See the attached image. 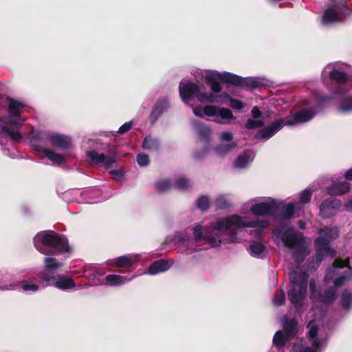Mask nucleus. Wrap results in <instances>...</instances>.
<instances>
[{
	"label": "nucleus",
	"mask_w": 352,
	"mask_h": 352,
	"mask_svg": "<svg viewBox=\"0 0 352 352\" xmlns=\"http://www.w3.org/2000/svg\"><path fill=\"white\" fill-rule=\"evenodd\" d=\"M170 267V265L167 260L159 259L151 264L148 268V272L149 274L155 275L167 271Z\"/></svg>",
	"instance_id": "nucleus-23"
},
{
	"label": "nucleus",
	"mask_w": 352,
	"mask_h": 352,
	"mask_svg": "<svg viewBox=\"0 0 352 352\" xmlns=\"http://www.w3.org/2000/svg\"><path fill=\"white\" fill-rule=\"evenodd\" d=\"M318 298L322 304L327 306L331 305L337 298V289L335 287H329L320 293Z\"/></svg>",
	"instance_id": "nucleus-21"
},
{
	"label": "nucleus",
	"mask_w": 352,
	"mask_h": 352,
	"mask_svg": "<svg viewBox=\"0 0 352 352\" xmlns=\"http://www.w3.org/2000/svg\"><path fill=\"white\" fill-rule=\"evenodd\" d=\"M342 206L340 200L336 198L324 199L320 205V215L323 219H328L334 216Z\"/></svg>",
	"instance_id": "nucleus-10"
},
{
	"label": "nucleus",
	"mask_w": 352,
	"mask_h": 352,
	"mask_svg": "<svg viewBox=\"0 0 352 352\" xmlns=\"http://www.w3.org/2000/svg\"><path fill=\"white\" fill-rule=\"evenodd\" d=\"M203 109L201 107H196L193 109L194 114L197 117H203Z\"/></svg>",
	"instance_id": "nucleus-63"
},
{
	"label": "nucleus",
	"mask_w": 352,
	"mask_h": 352,
	"mask_svg": "<svg viewBox=\"0 0 352 352\" xmlns=\"http://www.w3.org/2000/svg\"><path fill=\"white\" fill-rule=\"evenodd\" d=\"M309 254L308 248L304 244L296 247L293 252V258L297 264H301L305 261V257Z\"/></svg>",
	"instance_id": "nucleus-29"
},
{
	"label": "nucleus",
	"mask_w": 352,
	"mask_h": 352,
	"mask_svg": "<svg viewBox=\"0 0 352 352\" xmlns=\"http://www.w3.org/2000/svg\"><path fill=\"white\" fill-rule=\"evenodd\" d=\"M196 207L201 211H207L210 208V200L207 195L200 196L196 201Z\"/></svg>",
	"instance_id": "nucleus-36"
},
{
	"label": "nucleus",
	"mask_w": 352,
	"mask_h": 352,
	"mask_svg": "<svg viewBox=\"0 0 352 352\" xmlns=\"http://www.w3.org/2000/svg\"><path fill=\"white\" fill-rule=\"evenodd\" d=\"M344 178L348 181L352 180V168L345 172Z\"/></svg>",
	"instance_id": "nucleus-64"
},
{
	"label": "nucleus",
	"mask_w": 352,
	"mask_h": 352,
	"mask_svg": "<svg viewBox=\"0 0 352 352\" xmlns=\"http://www.w3.org/2000/svg\"><path fill=\"white\" fill-rule=\"evenodd\" d=\"M168 106V100L166 98H160L156 102L149 117L151 124L152 125L155 124L159 118L162 115L164 110L166 109Z\"/></svg>",
	"instance_id": "nucleus-15"
},
{
	"label": "nucleus",
	"mask_w": 352,
	"mask_h": 352,
	"mask_svg": "<svg viewBox=\"0 0 352 352\" xmlns=\"http://www.w3.org/2000/svg\"><path fill=\"white\" fill-rule=\"evenodd\" d=\"M87 156L90 160L92 164H102L106 168H109L111 165L117 161L116 155L108 156L104 153H98L95 150L87 151Z\"/></svg>",
	"instance_id": "nucleus-12"
},
{
	"label": "nucleus",
	"mask_w": 352,
	"mask_h": 352,
	"mask_svg": "<svg viewBox=\"0 0 352 352\" xmlns=\"http://www.w3.org/2000/svg\"><path fill=\"white\" fill-rule=\"evenodd\" d=\"M142 147L147 150L157 151L160 148V143L157 139L147 136L142 142Z\"/></svg>",
	"instance_id": "nucleus-34"
},
{
	"label": "nucleus",
	"mask_w": 352,
	"mask_h": 352,
	"mask_svg": "<svg viewBox=\"0 0 352 352\" xmlns=\"http://www.w3.org/2000/svg\"><path fill=\"white\" fill-rule=\"evenodd\" d=\"M109 174L115 180H120L124 176V172L121 169L112 170L109 171Z\"/></svg>",
	"instance_id": "nucleus-55"
},
{
	"label": "nucleus",
	"mask_w": 352,
	"mask_h": 352,
	"mask_svg": "<svg viewBox=\"0 0 352 352\" xmlns=\"http://www.w3.org/2000/svg\"><path fill=\"white\" fill-rule=\"evenodd\" d=\"M285 124V120L283 118H279L272 122L268 126L260 129L256 135V138L260 137L263 140H269L278 133Z\"/></svg>",
	"instance_id": "nucleus-13"
},
{
	"label": "nucleus",
	"mask_w": 352,
	"mask_h": 352,
	"mask_svg": "<svg viewBox=\"0 0 352 352\" xmlns=\"http://www.w3.org/2000/svg\"><path fill=\"white\" fill-rule=\"evenodd\" d=\"M230 105L233 109L240 110L243 107V102L239 100L230 98Z\"/></svg>",
	"instance_id": "nucleus-57"
},
{
	"label": "nucleus",
	"mask_w": 352,
	"mask_h": 352,
	"mask_svg": "<svg viewBox=\"0 0 352 352\" xmlns=\"http://www.w3.org/2000/svg\"><path fill=\"white\" fill-rule=\"evenodd\" d=\"M285 302V294L283 289H278L276 291L274 298H273V303L277 306H281L284 305Z\"/></svg>",
	"instance_id": "nucleus-38"
},
{
	"label": "nucleus",
	"mask_w": 352,
	"mask_h": 352,
	"mask_svg": "<svg viewBox=\"0 0 352 352\" xmlns=\"http://www.w3.org/2000/svg\"><path fill=\"white\" fill-rule=\"evenodd\" d=\"M220 138L222 141L230 142L233 139V135L230 132H223L221 133Z\"/></svg>",
	"instance_id": "nucleus-59"
},
{
	"label": "nucleus",
	"mask_w": 352,
	"mask_h": 352,
	"mask_svg": "<svg viewBox=\"0 0 352 352\" xmlns=\"http://www.w3.org/2000/svg\"><path fill=\"white\" fill-rule=\"evenodd\" d=\"M206 83L210 85L213 93H219L222 87L220 82L238 87L244 89H253L260 87L262 82L256 78L238 76L236 74L224 72L207 74L204 76Z\"/></svg>",
	"instance_id": "nucleus-1"
},
{
	"label": "nucleus",
	"mask_w": 352,
	"mask_h": 352,
	"mask_svg": "<svg viewBox=\"0 0 352 352\" xmlns=\"http://www.w3.org/2000/svg\"><path fill=\"white\" fill-rule=\"evenodd\" d=\"M219 107L213 105H206L204 107V113L207 116H217Z\"/></svg>",
	"instance_id": "nucleus-47"
},
{
	"label": "nucleus",
	"mask_w": 352,
	"mask_h": 352,
	"mask_svg": "<svg viewBox=\"0 0 352 352\" xmlns=\"http://www.w3.org/2000/svg\"><path fill=\"white\" fill-rule=\"evenodd\" d=\"M322 233H324V235H320L314 240L316 251L323 252L329 254L331 258H335L336 256V252L331 248L330 243L333 239L338 236V232H334L331 229L325 228L320 230V234H321Z\"/></svg>",
	"instance_id": "nucleus-8"
},
{
	"label": "nucleus",
	"mask_w": 352,
	"mask_h": 352,
	"mask_svg": "<svg viewBox=\"0 0 352 352\" xmlns=\"http://www.w3.org/2000/svg\"><path fill=\"white\" fill-rule=\"evenodd\" d=\"M265 249V246L259 241H254L250 245V252L252 256L260 255Z\"/></svg>",
	"instance_id": "nucleus-37"
},
{
	"label": "nucleus",
	"mask_w": 352,
	"mask_h": 352,
	"mask_svg": "<svg viewBox=\"0 0 352 352\" xmlns=\"http://www.w3.org/2000/svg\"><path fill=\"white\" fill-rule=\"evenodd\" d=\"M327 255H329V254L320 251H316L315 254L313 256V262L318 265Z\"/></svg>",
	"instance_id": "nucleus-53"
},
{
	"label": "nucleus",
	"mask_w": 352,
	"mask_h": 352,
	"mask_svg": "<svg viewBox=\"0 0 352 352\" xmlns=\"http://www.w3.org/2000/svg\"><path fill=\"white\" fill-rule=\"evenodd\" d=\"M294 205L292 203H289L281 208L279 213L277 212L274 217L280 219V220H289L294 218Z\"/></svg>",
	"instance_id": "nucleus-27"
},
{
	"label": "nucleus",
	"mask_w": 352,
	"mask_h": 352,
	"mask_svg": "<svg viewBox=\"0 0 352 352\" xmlns=\"http://www.w3.org/2000/svg\"><path fill=\"white\" fill-rule=\"evenodd\" d=\"M137 162L140 166H148L150 162L148 155L144 153H139L137 155Z\"/></svg>",
	"instance_id": "nucleus-51"
},
{
	"label": "nucleus",
	"mask_w": 352,
	"mask_h": 352,
	"mask_svg": "<svg viewBox=\"0 0 352 352\" xmlns=\"http://www.w3.org/2000/svg\"><path fill=\"white\" fill-rule=\"evenodd\" d=\"M43 263L45 270L49 272H55L63 266L61 263L52 256L45 257L43 258Z\"/></svg>",
	"instance_id": "nucleus-31"
},
{
	"label": "nucleus",
	"mask_w": 352,
	"mask_h": 352,
	"mask_svg": "<svg viewBox=\"0 0 352 352\" xmlns=\"http://www.w3.org/2000/svg\"><path fill=\"white\" fill-rule=\"evenodd\" d=\"M315 112L311 109H302L297 111L290 118H286L285 124L292 126L297 123H304L312 120Z\"/></svg>",
	"instance_id": "nucleus-14"
},
{
	"label": "nucleus",
	"mask_w": 352,
	"mask_h": 352,
	"mask_svg": "<svg viewBox=\"0 0 352 352\" xmlns=\"http://www.w3.org/2000/svg\"><path fill=\"white\" fill-rule=\"evenodd\" d=\"M105 280L110 285L114 286L124 284L131 278H127L121 275L109 274L105 277Z\"/></svg>",
	"instance_id": "nucleus-32"
},
{
	"label": "nucleus",
	"mask_w": 352,
	"mask_h": 352,
	"mask_svg": "<svg viewBox=\"0 0 352 352\" xmlns=\"http://www.w3.org/2000/svg\"><path fill=\"white\" fill-rule=\"evenodd\" d=\"M133 260L127 256H121L113 261L112 266L119 268L116 272L124 273L130 272L133 266Z\"/></svg>",
	"instance_id": "nucleus-18"
},
{
	"label": "nucleus",
	"mask_w": 352,
	"mask_h": 352,
	"mask_svg": "<svg viewBox=\"0 0 352 352\" xmlns=\"http://www.w3.org/2000/svg\"><path fill=\"white\" fill-rule=\"evenodd\" d=\"M176 186L180 190H186L190 188V181L186 177H179L176 180Z\"/></svg>",
	"instance_id": "nucleus-49"
},
{
	"label": "nucleus",
	"mask_w": 352,
	"mask_h": 352,
	"mask_svg": "<svg viewBox=\"0 0 352 352\" xmlns=\"http://www.w3.org/2000/svg\"><path fill=\"white\" fill-rule=\"evenodd\" d=\"M351 184L347 182H339L332 184L327 188L330 196H340L350 191Z\"/></svg>",
	"instance_id": "nucleus-17"
},
{
	"label": "nucleus",
	"mask_w": 352,
	"mask_h": 352,
	"mask_svg": "<svg viewBox=\"0 0 352 352\" xmlns=\"http://www.w3.org/2000/svg\"><path fill=\"white\" fill-rule=\"evenodd\" d=\"M329 78L336 84L335 94H345L350 91L351 88V85H349L350 77L346 73L333 69L329 72Z\"/></svg>",
	"instance_id": "nucleus-9"
},
{
	"label": "nucleus",
	"mask_w": 352,
	"mask_h": 352,
	"mask_svg": "<svg viewBox=\"0 0 352 352\" xmlns=\"http://www.w3.org/2000/svg\"><path fill=\"white\" fill-rule=\"evenodd\" d=\"M340 306L346 311L352 309V293L348 289L344 290L341 294Z\"/></svg>",
	"instance_id": "nucleus-30"
},
{
	"label": "nucleus",
	"mask_w": 352,
	"mask_h": 352,
	"mask_svg": "<svg viewBox=\"0 0 352 352\" xmlns=\"http://www.w3.org/2000/svg\"><path fill=\"white\" fill-rule=\"evenodd\" d=\"M291 340L283 331H278L274 336L273 343L277 347H283Z\"/></svg>",
	"instance_id": "nucleus-33"
},
{
	"label": "nucleus",
	"mask_w": 352,
	"mask_h": 352,
	"mask_svg": "<svg viewBox=\"0 0 352 352\" xmlns=\"http://www.w3.org/2000/svg\"><path fill=\"white\" fill-rule=\"evenodd\" d=\"M251 114H252V116L253 117V118L257 119L261 116L262 112L258 109V107H254L251 111Z\"/></svg>",
	"instance_id": "nucleus-60"
},
{
	"label": "nucleus",
	"mask_w": 352,
	"mask_h": 352,
	"mask_svg": "<svg viewBox=\"0 0 352 352\" xmlns=\"http://www.w3.org/2000/svg\"><path fill=\"white\" fill-rule=\"evenodd\" d=\"M194 239L196 242H199L208 237V232L204 234L203 227L201 225H197L193 228Z\"/></svg>",
	"instance_id": "nucleus-40"
},
{
	"label": "nucleus",
	"mask_w": 352,
	"mask_h": 352,
	"mask_svg": "<svg viewBox=\"0 0 352 352\" xmlns=\"http://www.w3.org/2000/svg\"><path fill=\"white\" fill-rule=\"evenodd\" d=\"M218 116H219L221 119H234L232 111L228 108L219 107Z\"/></svg>",
	"instance_id": "nucleus-48"
},
{
	"label": "nucleus",
	"mask_w": 352,
	"mask_h": 352,
	"mask_svg": "<svg viewBox=\"0 0 352 352\" xmlns=\"http://www.w3.org/2000/svg\"><path fill=\"white\" fill-rule=\"evenodd\" d=\"M34 148L38 153H43L45 155L54 163L60 165L65 162L64 156L60 154L56 153L54 151L45 148V146L41 144H33Z\"/></svg>",
	"instance_id": "nucleus-16"
},
{
	"label": "nucleus",
	"mask_w": 352,
	"mask_h": 352,
	"mask_svg": "<svg viewBox=\"0 0 352 352\" xmlns=\"http://www.w3.org/2000/svg\"><path fill=\"white\" fill-rule=\"evenodd\" d=\"M0 122L3 125L0 127V145H3L7 142V137L11 140L19 141L22 139V135L20 132L21 124L13 118L0 117Z\"/></svg>",
	"instance_id": "nucleus-7"
},
{
	"label": "nucleus",
	"mask_w": 352,
	"mask_h": 352,
	"mask_svg": "<svg viewBox=\"0 0 352 352\" xmlns=\"http://www.w3.org/2000/svg\"><path fill=\"white\" fill-rule=\"evenodd\" d=\"M332 2L324 12L322 22L324 24L343 21L352 12L345 1L332 0Z\"/></svg>",
	"instance_id": "nucleus-6"
},
{
	"label": "nucleus",
	"mask_w": 352,
	"mask_h": 352,
	"mask_svg": "<svg viewBox=\"0 0 352 352\" xmlns=\"http://www.w3.org/2000/svg\"><path fill=\"white\" fill-rule=\"evenodd\" d=\"M215 206L217 210L228 208L230 205L226 197L220 196L215 200Z\"/></svg>",
	"instance_id": "nucleus-45"
},
{
	"label": "nucleus",
	"mask_w": 352,
	"mask_h": 352,
	"mask_svg": "<svg viewBox=\"0 0 352 352\" xmlns=\"http://www.w3.org/2000/svg\"><path fill=\"white\" fill-rule=\"evenodd\" d=\"M308 275L305 272L294 274L290 276V282L294 287L287 292L288 298L298 311L302 305L307 290Z\"/></svg>",
	"instance_id": "nucleus-3"
},
{
	"label": "nucleus",
	"mask_w": 352,
	"mask_h": 352,
	"mask_svg": "<svg viewBox=\"0 0 352 352\" xmlns=\"http://www.w3.org/2000/svg\"><path fill=\"white\" fill-rule=\"evenodd\" d=\"M310 324L311 322H309L307 326L309 328V330L307 333L308 337L310 338H315L318 335V328L317 327V326L315 325L311 327Z\"/></svg>",
	"instance_id": "nucleus-56"
},
{
	"label": "nucleus",
	"mask_w": 352,
	"mask_h": 352,
	"mask_svg": "<svg viewBox=\"0 0 352 352\" xmlns=\"http://www.w3.org/2000/svg\"><path fill=\"white\" fill-rule=\"evenodd\" d=\"M179 91V96L184 102H188L195 97L201 102L214 103L218 98L217 96L213 94L201 91L199 86L191 81H188L185 84L181 82Z\"/></svg>",
	"instance_id": "nucleus-5"
},
{
	"label": "nucleus",
	"mask_w": 352,
	"mask_h": 352,
	"mask_svg": "<svg viewBox=\"0 0 352 352\" xmlns=\"http://www.w3.org/2000/svg\"><path fill=\"white\" fill-rule=\"evenodd\" d=\"M196 129L200 140L209 143L212 133L210 128L203 122H197L196 124Z\"/></svg>",
	"instance_id": "nucleus-26"
},
{
	"label": "nucleus",
	"mask_w": 352,
	"mask_h": 352,
	"mask_svg": "<svg viewBox=\"0 0 352 352\" xmlns=\"http://www.w3.org/2000/svg\"><path fill=\"white\" fill-rule=\"evenodd\" d=\"M312 192L309 189H305L300 194V203L306 204L309 203L311 199Z\"/></svg>",
	"instance_id": "nucleus-46"
},
{
	"label": "nucleus",
	"mask_w": 352,
	"mask_h": 352,
	"mask_svg": "<svg viewBox=\"0 0 352 352\" xmlns=\"http://www.w3.org/2000/svg\"><path fill=\"white\" fill-rule=\"evenodd\" d=\"M208 153V147H205L201 150L195 151L193 153V157L196 160H201L207 156Z\"/></svg>",
	"instance_id": "nucleus-52"
},
{
	"label": "nucleus",
	"mask_w": 352,
	"mask_h": 352,
	"mask_svg": "<svg viewBox=\"0 0 352 352\" xmlns=\"http://www.w3.org/2000/svg\"><path fill=\"white\" fill-rule=\"evenodd\" d=\"M54 285L60 289L65 290L74 287L76 283L72 278L62 275L58 276L54 282Z\"/></svg>",
	"instance_id": "nucleus-28"
},
{
	"label": "nucleus",
	"mask_w": 352,
	"mask_h": 352,
	"mask_svg": "<svg viewBox=\"0 0 352 352\" xmlns=\"http://www.w3.org/2000/svg\"><path fill=\"white\" fill-rule=\"evenodd\" d=\"M133 126V122L129 121L123 124L118 129V133L120 134H124L129 131Z\"/></svg>",
	"instance_id": "nucleus-54"
},
{
	"label": "nucleus",
	"mask_w": 352,
	"mask_h": 352,
	"mask_svg": "<svg viewBox=\"0 0 352 352\" xmlns=\"http://www.w3.org/2000/svg\"><path fill=\"white\" fill-rule=\"evenodd\" d=\"M282 241L284 245L289 248H294L304 243L302 236L296 233H284Z\"/></svg>",
	"instance_id": "nucleus-20"
},
{
	"label": "nucleus",
	"mask_w": 352,
	"mask_h": 352,
	"mask_svg": "<svg viewBox=\"0 0 352 352\" xmlns=\"http://www.w3.org/2000/svg\"><path fill=\"white\" fill-rule=\"evenodd\" d=\"M249 159L250 155L248 151H245L242 155L237 157L235 162V166L240 168H244L248 162Z\"/></svg>",
	"instance_id": "nucleus-42"
},
{
	"label": "nucleus",
	"mask_w": 352,
	"mask_h": 352,
	"mask_svg": "<svg viewBox=\"0 0 352 352\" xmlns=\"http://www.w3.org/2000/svg\"><path fill=\"white\" fill-rule=\"evenodd\" d=\"M41 279H42L43 281L49 283L51 280H55L54 276H50L49 275L46 274L45 273H42L40 275Z\"/></svg>",
	"instance_id": "nucleus-61"
},
{
	"label": "nucleus",
	"mask_w": 352,
	"mask_h": 352,
	"mask_svg": "<svg viewBox=\"0 0 352 352\" xmlns=\"http://www.w3.org/2000/svg\"><path fill=\"white\" fill-rule=\"evenodd\" d=\"M269 225L270 222L267 220L243 221L241 217L238 214H232L218 220L215 228L218 231L224 232L236 230L240 228H265Z\"/></svg>",
	"instance_id": "nucleus-4"
},
{
	"label": "nucleus",
	"mask_w": 352,
	"mask_h": 352,
	"mask_svg": "<svg viewBox=\"0 0 352 352\" xmlns=\"http://www.w3.org/2000/svg\"><path fill=\"white\" fill-rule=\"evenodd\" d=\"M278 205L272 201L270 203L261 202L253 205L251 208V212L255 216H275L278 211Z\"/></svg>",
	"instance_id": "nucleus-11"
},
{
	"label": "nucleus",
	"mask_w": 352,
	"mask_h": 352,
	"mask_svg": "<svg viewBox=\"0 0 352 352\" xmlns=\"http://www.w3.org/2000/svg\"><path fill=\"white\" fill-rule=\"evenodd\" d=\"M283 332L290 339L294 338L298 333V321L296 318H286L283 325Z\"/></svg>",
	"instance_id": "nucleus-22"
},
{
	"label": "nucleus",
	"mask_w": 352,
	"mask_h": 352,
	"mask_svg": "<svg viewBox=\"0 0 352 352\" xmlns=\"http://www.w3.org/2000/svg\"><path fill=\"white\" fill-rule=\"evenodd\" d=\"M38 286L34 283H30L27 281H23V291H36Z\"/></svg>",
	"instance_id": "nucleus-58"
},
{
	"label": "nucleus",
	"mask_w": 352,
	"mask_h": 352,
	"mask_svg": "<svg viewBox=\"0 0 352 352\" xmlns=\"http://www.w3.org/2000/svg\"><path fill=\"white\" fill-rule=\"evenodd\" d=\"M36 250L45 255H56L71 252L67 238L53 230L38 232L34 238Z\"/></svg>",
	"instance_id": "nucleus-2"
},
{
	"label": "nucleus",
	"mask_w": 352,
	"mask_h": 352,
	"mask_svg": "<svg viewBox=\"0 0 352 352\" xmlns=\"http://www.w3.org/2000/svg\"><path fill=\"white\" fill-rule=\"evenodd\" d=\"M208 243L212 247H218L221 245V240L219 239L217 233H208V237L206 238Z\"/></svg>",
	"instance_id": "nucleus-44"
},
{
	"label": "nucleus",
	"mask_w": 352,
	"mask_h": 352,
	"mask_svg": "<svg viewBox=\"0 0 352 352\" xmlns=\"http://www.w3.org/2000/svg\"><path fill=\"white\" fill-rule=\"evenodd\" d=\"M50 140L52 146L67 149L71 145V140L67 136L60 134L50 135L47 138Z\"/></svg>",
	"instance_id": "nucleus-19"
},
{
	"label": "nucleus",
	"mask_w": 352,
	"mask_h": 352,
	"mask_svg": "<svg viewBox=\"0 0 352 352\" xmlns=\"http://www.w3.org/2000/svg\"><path fill=\"white\" fill-rule=\"evenodd\" d=\"M313 339V341H312V346L314 348V350H315L316 351L319 349L320 346V344H321V342H320V340L318 339V338H312Z\"/></svg>",
	"instance_id": "nucleus-62"
},
{
	"label": "nucleus",
	"mask_w": 352,
	"mask_h": 352,
	"mask_svg": "<svg viewBox=\"0 0 352 352\" xmlns=\"http://www.w3.org/2000/svg\"><path fill=\"white\" fill-rule=\"evenodd\" d=\"M338 111L344 113L352 112L351 96L346 97L342 100L341 104L338 107Z\"/></svg>",
	"instance_id": "nucleus-35"
},
{
	"label": "nucleus",
	"mask_w": 352,
	"mask_h": 352,
	"mask_svg": "<svg viewBox=\"0 0 352 352\" xmlns=\"http://www.w3.org/2000/svg\"><path fill=\"white\" fill-rule=\"evenodd\" d=\"M352 276V271L349 272V275H342L338 278H336L334 281H333V287H335L336 289L337 287H340L341 285H342V284L347 280V279H349L351 278V277Z\"/></svg>",
	"instance_id": "nucleus-50"
},
{
	"label": "nucleus",
	"mask_w": 352,
	"mask_h": 352,
	"mask_svg": "<svg viewBox=\"0 0 352 352\" xmlns=\"http://www.w3.org/2000/svg\"><path fill=\"white\" fill-rule=\"evenodd\" d=\"M349 258H346L345 260H342L341 258H336L333 261L332 266L327 270V275L325 278L327 277H331L333 276L334 274L337 273V270L344 268V267H348L349 270H351V267L349 266Z\"/></svg>",
	"instance_id": "nucleus-25"
},
{
	"label": "nucleus",
	"mask_w": 352,
	"mask_h": 352,
	"mask_svg": "<svg viewBox=\"0 0 352 352\" xmlns=\"http://www.w3.org/2000/svg\"><path fill=\"white\" fill-rule=\"evenodd\" d=\"M155 186L159 192H164L171 189L172 183L169 179H162L156 182Z\"/></svg>",
	"instance_id": "nucleus-41"
},
{
	"label": "nucleus",
	"mask_w": 352,
	"mask_h": 352,
	"mask_svg": "<svg viewBox=\"0 0 352 352\" xmlns=\"http://www.w3.org/2000/svg\"><path fill=\"white\" fill-rule=\"evenodd\" d=\"M236 146V143H230V144H219L217 146L214 148L215 151L221 155H224L227 153L231 151L232 149H234Z\"/></svg>",
	"instance_id": "nucleus-39"
},
{
	"label": "nucleus",
	"mask_w": 352,
	"mask_h": 352,
	"mask_svg": "<svg viewBox=\"0 0 352 352\" xmlns=\"http://www.w3.org/2000/svg\"><path fill=\"white\" fill-rule=\"evenodd\" d=\"M6 99L9 101L8 112L10 113L7 118H15L22 125L19 111V108L22 107V103L17 102L10 97H7Z\"/></svg>",
	"instance_id": "nucleus-24"
},
{
	"label": "nucleus",
	"mask_w": 352,
	"mask_h": 352,
	"mask_svg": "<svg viewBox=\"0 0 352 352\" xmlns=\"http://www.w3.org/2000/svg\"><path fill=\"white\" fill-rule=\"evenodd\" d=\"M264 126V121L263 120H253L252 118L248 119L245 124V128L247 129H254Z\"/></svg>",
	"instance_id": "nucleus-43"
}]
</instances>
